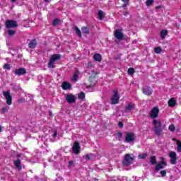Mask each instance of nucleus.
<instances>
[{"label":"nucleus","instance_id":"1","mask_svg":"<svg viewBox=\"0 0 181 181\" xmlns=\"http://www.w3.org/2000/svg\"><path fill=\"white\" fill-rule=\"evenodd\" d=\"M153 125L154 127V134L156 136H163V131H166V124H162L160 120H153Z\"/></svg>","mask_w":181,"mask_h":181},{"label":"nucleus","instance_id":"2","mask_svg":"<svg viewBox=\"0 0 181 181\" xmlns=\"http://www.w3.org/2000/svg\"><path fill=\"white\" fill-rule=\"evenodd\" d=\"M61 59L62 55H60V54H54L51 56L48 63L49 69H54V62H58V60H60Z\"/></svg>","mask_w":181,"mask_h":181},{"label":"nucleus","instance_id":"3","mask_svg":"<svg viewBox=\"0 0 181 181\" xmlns=\"http://www.w3.org/2000/svg\"><path fill=\"white\" fill-rule=\"evenodd\" d=\"M5 26L7 29H13V28H18V23H16V21L7 20L6 21Z\"/></svg>","mask_w":181,"mask_h":181},{"label":"nucleus","instance_id":"4","mask_svg":"<svg viewBox=\"0 0 181 181\" xmlns=\"http://www.w3.org/2000/svg\"><path fill=\"white\" fill-rule=\"evenodd\" d=\"M150 118L155 119L159 117V107H154L149 112Z\"/></svg>","mask_w":181,"mask_h":181},{"label":"nucleus","instance_id":"5","mask_svg":"<svg viewBox=\"0 0 181 181\" xmlns=\"http://www.w3.org/2000/svg\"><path fill=\"white\" fill-rule=\"evenodd\" d=\"M169 157L170 158V163L171 165H176L177 162V154L175 151H171L169 153Z\"/></svg>","mask_w":181,"mask_h":181},{"label":"nucleus","instance_id":"6","mask_svg":"<svg viewBox=\"0 0 181 181\" xmlns=\"http://www.w3.org/2000/svg\"><path fill=\"white\" fill-rule=\"evenodd\" d=\"M135 134L132 133V132H127L126 133V136H125V141L127 144H129V142H134L135 141Z\"/></svg>","mask_w":181,"mask_h":181},{"label":"nucleus","instance_id":"7","mask_svg":"<svg viewBox=\"0 0 181 181\" xmlns=\"http://www.w3.org/2000/svg\"><path fill=\"white\" fill-rule=\"evenodd\" d=\"M3 95L6 99V104L8 105H12V96H11V92L9 90L3 92Z\"/></svg>","mask_w":181,"mask_h":181},{"label":"nucleus","instance_id":"8","mask_svg":"<svg viewBox=\"0 0 181 181\" xmlns=\"http://www.w3.org/2000/svg\"><path fill=\"white\" fill-rule=\"evenodd\" d=\"M133 162L134 158L131 156V154H126L123 161L124 165H125V166H129V165H131Z\"/></svg>","mask_w":181,"mask_h":181},{"label":"nucleus","instance_id":"9","mask_svg":"<svg viewBox=\"0 0 181 181\" xmlns=\"http://www.w3.org/2000/svg\"><path fill=\"white\" fill-rule=\"evenodd\" d=\"M112 104L115 105L119 103V95L118 94V90H114V94L111 98Z\"/></svg>","mask_w":181,"mask_h":181},{"label":"nucleus","instance_id":"10","mask_svg":"<svg viewBox=\"0 0 181 181\" xmlns=\"http://www.w3.org/2000/svg\"><path fill=\"white\" fill-rule=\"evenodd\" d=\"M96 84L97 78L95 76H93V75H91L89 77V85L86 86V88H93V87H95Z\"/></svg>","mask_w":181,"mask_h":181},{"label":"nucleus","instance_id":"11","mask_svg":"<svg viewBox=\"0 0 181 181\" xmlns=\"http://www.w3.org/2000/svg\"><path fill=\"white\" fill-rule=\"evenodd\" d=\"M80 149H81L80 143H78V141H75L72 147V152L75 153V155H78L80 153Z\"/></svg>","mask_w":181,"mask_h":181},{"label":"nucleus","instance_id":"12","mask_svg":"<svg viewBox=\"0 0 181 181\" xmlns=\"http://www.w3.org/2000/svg\"><path fill=\"white\" fill-rule=\"evenodd\" d=\"M114 36L118 40H122L124 39V33L120 29H117L114 31Z\"/></svg>","mask_w":181,"mask_h":181},{"label":"nucleus","instance_id":"13","mask_svg":"<svg viewBox=\"0 0 181 181\" xmlns=\"http://www.w3.org/2000/svg\"><path fill=\"white\" fill-rule=\"evenodd\" d=\"M65 100L69 104H74V103H76V95L73 94H66Z\"/></svg>","mask_w":181,"mask_h":181},{"label":"nucleus","instance_id":"14","mask_svg":"<svg viewBox=\"0 0 181 181\" xmlns=\"http://www.w3.org/2000/svg\"><path fill=\"white\" fill-rule=\"evenodd\" d=\"M142 93L145 95H148L149 97L150 95H152V94L153 93V89H152L149 86H145L142 88Z\"/></svg>","mask_w":181,"mask_h":181},{"label":"nucleus","instance_id":"15","mask_svg":"<svg viewBox=\"0 0 181 181\" xmlns=\"http://www.w3.org/2000/svg\"><path fill=\"white\" fill-rule=\"evenodd\" d=\"M165 166H168V163L165 160H162L160 163H158L155 166V171L159 172L160 169H163Z\"/></svg>","mask_w":181,"mask_h":181},{"label":"nucleus","instance_id":"16","mask_svg":"<svg viewBox=\"0 0 181 181\" xmlns=\"http://www.w3.org/2000/svg\"><path fill=\"white\" fill-rule=\"evenodd\" d=\"M14 74L16 76H25L26 74V69L21 67L15 70Z\"/></svg>","mask_w":181,"mask_h":181},{"label":"nucleus","instance_id":"17","mask_svg":"<svg viewBox=\"0 0 181 181\" xmlns=\"http://www.w3.org/2000/svg\"><path fill=\"white\" fill-rule=\"evenodd\" d=\"M132 110H135V104L132 103H129L126 107L124 112L128 114L129 112H131Z\"/></svg>","mask_w":181,"mask_h":181},{"label":"nucleus","instance_id":"18","mask_svg":"<svg viewBox=\"0 0 181 181\" xmlns=\"http://www.w3.org/2000/svg\"><path fill=\"white\" fill-rule=\"evenodd\" d=\"M62 90H71V83L67 82V81H64L62 83Z\"/></svg>","mask_w":181,"mask_h":181},{"label":"nucleus","instance_id":"19","mask_svg":"<svg viewBox=\"0 0 181 181\" xmlns=\"http://www.w3.org/2000/svg\"><path fill=\"white\" fill-rule=\"evenodd\" d=\"M168 107H170L171 108H173V107H176V105L177 104V101L175 98H171L169 99L168 102Z\"/></svg>","mask_w":181,"mask_h":181},{"label":"nucleus","instance_id":"20","mask_svg":"<svg viewBox=\"0 0 181 181\" xmlns=\"http://www.w3.org/2000/svg\"><path fill=\"white\" fill-rule=\"evenodd\" d=\"M13 163L14 166H16L18 170H22V162L21 161V159L18 158L17 160H15Z\"/></svg>","mask_w":181,"mask_h":181},{"label":"nucleus","instance_id":"21","mask_svg":"<svg viewBox=\"0 0 181 181\" xmlns=\"http://www.w3.org/2000/svg\"><path fill=\"white\" fill-rule=\"evenodd\" d=\"M36 46H37V41L36 40V39L32 40L31 42H30V43L28 44L29 49H35Z\"/></svg>","mask_w":181,"mask_h":181},{"label":"nucleus","instance_id":"22","mask_svg":"<svg viewBox=\"0 0 181 181\" xmlns=\"http://www.w3.org/2000/svg\"><path fill=\"white\" fill-rule=\"evenodd\" d=\"M168 33H169V31L168 30H162L160 33L161 39H165V37L168 36Z\"/></svg>","mask_w":181,"mask_h":181},{"label":"nucleus","instance_id":"23","mask_svg":"<svg viewBox=\"0 0 181 181\" xmlns=\"http://www.w3.org/2000/svg\"><path fill=\"white\" fill-rule=\"evenodd\" d=\"M93 59L95 62H101V60H103V57L101 56V54H95L93 55Z\"/></svg>","mask_w":181,"mask_h":181},{"label":"nucleus","instance_id":"24","mask_svg":"<svg viewBox=\"0 0 181 181\" xmlns=\"http://www.w3.org/2000/svg\"><path fill=\"white\" fill-rule=\"evenodd\" d=\"M80 74V71H76L75 73H74L73 78H72V81H77L78 79V76Z\"/></svg>","mask_w":181,"mask_h":181},{"label":"nucleus","instance_id":"25","mask_svg":"<svg viewBox=\"0 0 181 181\" xmlns=\"http://www.w3.org/2000/svg\"><path fill=\"white\" fill-rule=\"evenodd\" d=\"M81 30L85 35H88L90 33V28L88 27H82Z\"/></svg>","mask_w":181,"mask_h":181},{"label":"nucleus","instance_id":"26","mask_svg":"<svg viewBox=\"0 0 181 181\" xmlns=\"http://www.w3.org/2000/svg\"><path fill=\"white\" fill-rule=\"evenodd\" d=\"M150 163H152V165H156V163H158V160H156V156H152L151 157Z\"/></svg>","mask_w":181,"mask_h":181},{"label":"nucleus","instance_id":"27","mask_svg":"<svg viewBox=\"0 0 181 181\" xmlns=\"http://www.w3.org/2000/svg\"><path fill=\"white\" fill-rule=\"evenodd\" d=\"M98 16L99 21H103V19H104V11H103L102 10H100L98 11Z\"/></svg>","mask_w":181,"mask_h":181},{"label":"nucleus","instance_id":"28","mask_svg":"<svg viewBox=\"0 0 181 181\" xmlns=\"http://www.w3.org/2000/svg\"><path fill=\"white\" fill-rule=\"evenodd\" d=\"M154 52L156 54H159L160 53H162V48L160 47H156L154 48Z\"/></svg>","mask_w":181,"mask_h":181},{"label":"nucleus","instance_id":"29","mask_svg":"<svg viewBox=\"0 0 181 181\" xmlns=\"http://www.w3.org/2000/svg\"><path fill=\"white\" fill-rule=\"evenodd\" d=\"M74 30L76 33L78 35V37H81V30H79L78 27L75 26Z\"/></svg>","mask_w":181,"mask_h":181},{"label":"nucleus","instance_id":"30","mask_svg":"<svg viewBox=\"0 0 181 181\" xmlns=\"http://www.w3.org/2000/svg\"><path fill=\"white\" fill-rule=\"evenodd\" d=\"M168 129L169 131H171V132H175V131L176 130V127H175V124H171L169 125Z\"/></svg>","mask_w":181,"mask_h":181},{"label":"nucleus","instance_id":"31","mask_svg":"<svg viewBox=\"0 0 181 181\" xmlns=\"http://www.w3.org/2000/svg\"><path fill=\"white\" fill-rule=\"evenodd\" d=\"M78 98L79 100H84L86 98V93L81 92L78 94Z\"/></svg>","mask_w":181,"mask_h":181},{"label":"nucleus","instance_id":"32","mask_svg":"<svg viewBox=\"0 0 181 181\" xmlns=\"http://www.w3.org/2000/svg\"><path fill=\"white\" fill-rule=\"evenodd\" d=\"M139 158L140 159H146V158H148V154L146 153L139 154Z\"/></svg>","mask_w":181,"mask_h":181},{"label":"nucleus","instance_id":"33","mask_svg":"<svg viewBox=\"0 0 181 181\" xmlns=\"http://www.w3.org/2000/svg\"><path fill=\"white\" fill-rule=\"evenodd\" d=\"M128 74H130V76H132L135 73V69L134 68H129L127 70Z\"/></svg>","mask_w":181,"mask_h":181},{"label":"nucleus","instance_id":"34","mask_svg":"<svg viewBox=\"0 0 181 181\" xmlns=\"http://www.w3.org/2000/svg\"><path fill=\"white\" fill-rule=\"evenodd\" d=\"M177 149L178 152H181V141H180V140H177Z\"/></svg>","mask_w":181,"mask_h":181},{"label":"nucleus","instance_id":"35","mask_svg":"<svg viewBox=\"0 0 181 181\" xmlns=\"http://www.w3.org/2000/svg\"><path fill=\"white\" fill-rule=\"evenodd\" d=\"M146 6H152L153 5V0H147L146 1Z\"/></svg>","mask_w":181,"mask_h":181},{"label":"nucleus","instance_id":"36","mask_svg":"<svg viewBox=\"0 0 181 181\" xmlns=\"http://www.w3.org/2000/svg\"><path fill=\"white\" fill-rule=\"evenodd\" d=\"M16 33V31L13 30H8V36H13Z\"/></svg>","mask_w":181,"mask_h":181},{"label":"nucleus","instance_id":"37","mask_svg":"<svg viewBox=\"0 0 181 181\" xmlns=\"http://www.w3.org/2000/svg\"><path fill=\"white\" fill-rule=\"evenodd\" d=\"M59 22H60V20H59V18H55L54 21H53V25L54 26H57V25H59Z\"/></svg>","mask_w":181,"mask_h":181},{"label":"nucleus","instance_id":"38","mask_svg":"<svg viewBox=\"0 0 181 181\" xmlns=\"http://www.w3.org/2000/svg\"><path fill=\"white\" fill-rule=\"evenodd\" d=\"M118 141H121V138H122V133L121 132H118L117 133Z\"/></svg>","mask_w":181,"mask_h":181},{"label":"nucleus","instance_id":"39","mask_svg":"<svg viewBox=\"0 0 181 181\" xmlns=\"http://www.w3.org/2000/svg\"><path fill=\"white\" fill-rule=\"evenodd\" d=\"M162 177H165L166 176V170H163L160 172Z\"/></svg>","mask_w":181,"mask_h":181},{"label":"nucleus","instance_id":"40","mask_svg":"<svg viewBox=\"0 0 181 181\" xmlns=\"http://www.w3.org/2000/svg\"><path fill=\"white\" fill-rule=\"evenodd\" d=\"M4 69H6V70H11V65L9 64H6L4 65Z\"/></svg>","mask_w":181,"mask_h":181},{"label":"nucleus","instance_id":"41","mask_svg":"<svg viewBox=\"0 0 181 181\" xmlns=\"http://www.w3.org/2000/svg\"><path fill=\"white\" fill-rule=\"evenodd\" d=\"M74 163V162H73V160H70V161H69V163H68V166H69V168H72Z\"/></svg>","mask_w":181,"mask_h":181},{"label":"nucleus","instance_id":"42","mask_svg":"<svg viewBox=\"0 0 181 181\" xmlns=\"http://www.w3.org/2000/svg\"><path fill=\"white\" fill-rule=\"evenodd\" d=\"M118 127L119 128H124V123H122V122H119Z\"/></svg>","mask_w":181,"mask_h":181},{"label":"nucleus","instance_id":"43","mask_svg":"<svg viewBox=\"0 0 181 181\" xmlns=\"http://www.w3.org/2000/svg\"><path fill=\"white\" fill-rule=\"evenodd\" d=\"M86 160H90V159H91V156H90V154H86Z\"/></svg>","mask_w":181,"mask_h":181},{"label":"nucleus","instance_id":"44","mask_svg":"<svg viewBox=\"0 0 181 181\" xmlns=\"http://www.w3.org/2000/svg\"><path fill=\"white\" fill-rule=\"evenodd\" d=\"M6 111H8V107H3L1 109V112H6Z\"/></svg>","mask_w":181,"mask_h":181},{"label":"nucleus","instance_id":"45","mask_svg":"<svg viewBox=\"0 0 181 181\" xmlns=\"http://www.w3.org/2000/svg\"><path fill=\"white\" fill-rule=\"evenodd\" d=\"M57 136V132H55L53 134V138H56Z\"/></svg>","mask_w":181,"mask_h":181},{"label":"nucleus","instance_id":"46","mask_svg":"<svg viewBox=\"0 0 181 181\" xmlns=\"http://www.w3.org/2000/svg\"><path fill=\"white\" fill-rule=\"evenodd\" d=\"M127 6H128V3H124L123 4V8H127Z\"/></svg>","mask_w":181,"mask_h":181},{"label":"nucleus","instance_id":"47","mask_svg":"<svg viewBox=\"0 0 181 181\" xmlns=\"http://www.w3.org/2000/svg\"><path fill=\"white\" fill-rule=\"evenodd\" d=\"M124 4H128L129 2V0H122Z\"/></svg>","mask_w":181,"mask_h":181},{"label":"nucleus","instance_id":"48","mask_svg":"<svg viewBox=\"0 0 181 181\" xmlns=\"http://www.w3.org/2000/svg\"><path fill=\"white\" fill-rule=\"evenodd\" d=\"M160 8H162V6H156V9H160Z\"/></svg>","mask_w":181,"mask_h":181},{"label":"nucleus","instance_id":"49","mask_svg":"<svg viewBox=\"0 0 181 181\" xmlns=\"http://www.w3.org/2000/svg\"><path fill=\"white\" fill-rule=\"evenodd\" d=\"M0 132H2V125L0 124Z\"/></svg>","mask_w":181,"mask_h":181},{"label":"nucleus","instance_id":"50","mask_svg":"<svg viewBox=\"0 0 181 181\" xmlns=\"http://www.w3.org/2000/svg\"><path fill=\"white\" fill-rule=\"evenodd\" d=\"M177 132H180V129H177Z\"/></svg>","mask_w":181,"mask_h":181},{"label":"nucleus","instance_id":"51","mask_svg":"<svg viewBox=\"0 0 181 181\" xmlns=\"http://www.w3.org/2000/svg\"><path fill=\"white\" fill-rule=\"evenodd\" d=\"M160 159H161V160H165V158H163V157H161Z\"/></svg>","mask_w":181,"mask_h":181},{"label":"nucleus","instance_id":"52","mask_svg":"<svg viewBox=\"0 0 181 181\" xmlns=\"http://www.w3.org/2000/svg\"><path fill=\"white\" fill-rule=\"evenodd\" d=\"M13 3L16 2V0H11Z\"/></svg>","mask_w":181,"mask_h":181},{"label":"nucleus","instance_id":"53","mask_svg":"<svg viewBox=\"0 0 181 181\" xmlns=\"http://www.w3.org/2000/svg\"><path fill=\"white\" fill-rule=\"evenodd\" d=\"M17 158H21V154H18Z\"/></svg>","mask_w":181,"mask_h":181},{"label":"nucleus","instance_id":"54","mask_svg":"<svg viewBox=\"0 0 181 181\" xmlns=\"http://www.w3.org/2000/svg\"><path fill=\"white\" fill-rule=\"evenodd\" d=\"M18 57L21 59V57H22V55H18Z\"/></svg>","mask_w":181,"mask_h":181},{"label":"nucleus","instance_id":"55","mask_svg":"<svg viewBox=\"0 0 181 181\" xmlns=\"http://www.w3.org/2000/svg\"><path fill=\"white\" fill-rule=\"evenodd\" d=\"M2 29V25L0 24V30Z\"/></svg>","mask_w":181,"mask_h":181},{"label":"nucleus","instance_id":"56","mask_svg":"<svg viewBox=\"0 0 181 181\" xmlns=\"http://www.w3.org/2000/svg\"><path fill=\"white\" fill-rule=\"evenodd\" d=\"M45 2H49V0H44Z\"/></svg>","mask_w":181,"mask_h":181},{"label":"nucleus","instance_id":"57","mask_svg":"<svg viewBox=\"0 0 181 181\" xmlns=\"http://www.w3.org/2000/svg\"><path fill=\"white\" fill-rule=\"evenodd\" d=\"M124 16H127V13H124Z\"/></svg>","mask_w":181,"mask_h":181}]
</instances>
